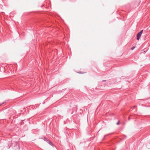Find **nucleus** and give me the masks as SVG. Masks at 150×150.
I'll return each instance as SVG.
<instances>
[{
  "instance_id": "obj_6",
  "label": "nucleus",
  "mask_w": 150,
  "mask_h": 150,
  "mask_svg": "<svg viewBox=\"0 0 150 150\" xmlns=\"http://www.w3.org/2000/svg\"><path fill=\"white\" fill-rule=\"evenodd\" d=\"M119 122H117V125H118V124H119Z\"/></svg>"
},
{
  "instance_id": "obj_4",
  "label": "nucleus",
  "mask_w": 150,
  "mask_h": 150,
  "mask_svg": "<svg viewBox=\"0 0 150 150\" xmlns=\"http://www.w3.org/2000/svg\"><path fill=\"white\" fill-rule=\"evenodd\" d=\"M135 46L132 47L131 48V50H134V48H135Z\"/></svg>"
},
{
  "instance_id": "obj_3",
  "label": "nucleus",
  "mask_w": 150,
  "mask_h": 150,
  "mask_svg": "<svg viewBox=\"0 0 150 150\" xmlns=\"http://www.w3.org/2000/svg\"><path fill=\"white\" fill-rule=\"evenodd\" d=\"M44 139L45 141H46L47 142L48 140H49L47 138H46L45 137H44Z\"/></svg>"
},
{
  "instance_id": "obj_2",
  "label": "nucleus",
  "mask_w": 150,
  "mask_h": 150,
  "mask_svg": "<svg viewBox=\"0 0 150 150\" xmlns=\"http://www.w3.org/2000/svg\"><path fill=\"white\" fill-rule=\"evenodd\" d=\"M48 144H49L51 146L53 145V144L52 142L50 141L49 140H48L47 142Z\"/></svg>"
},
{
  "instance_id": "obj_5",
  "label": "nucleus",
  "mask_w": 150,
  "mask_h": 150,
  "mask_svg": "<svg viewBox=\"0 0 150 150\" xmlns=\"http://www.w3.org/2000/svg\"><path fill=\"white\" fill-rule=\"evenodd\" d=\"M6 102H4L3 103H2V104H1L0 105H1L4 103H5Z\"/></svg>"
},
{
  "instance_id": "obj_1",
  "label": "nucleus",
  "mask_w": 150,
  "mask_h": 150,
  "mask_svg": "<svg viewBox=\"0 0 150 150\" xmlns=\"http://www.w3.org/2000/svg\"><path fill=\"white\" fill-rule=\"evenodd\" d=\"M143 31V30H142L137 34V40H139V39L140 37L141 36Z\"/></svg>"
},
{
  "instance_id": "obj_7",
  "label": "nucleus",
  "mask_w": 150,
  "mask_h": 150,
  "mask_svg": "<svg viewBox=\"0 0 150 150\" xmlns=\"http://www.w3.org/2000/svg\"><path fill=\"white\" fill-rule=\"evenodd\" d=\"M105 81V80H103V81H103V82Z\"/></svg>"
}]
</instances>
